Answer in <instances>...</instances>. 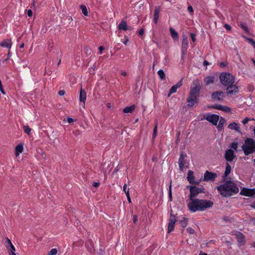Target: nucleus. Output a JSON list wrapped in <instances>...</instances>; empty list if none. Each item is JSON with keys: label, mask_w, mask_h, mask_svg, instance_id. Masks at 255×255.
Instances as JSON below:
<instances>
[{"label": "nucleus", "mask_w": 255, "mask_h": 255, "mask_svg": "<svg viewBox=\"0 0 255 255\" xmlns=\"http://www.w3.org/2000/svg\"><path fill=\"white\" fill-rule=\"evenodd\" d=\"M222 109L221 111L226 113H230L231 111V108L227 106H223Z\"/></svg>", "instance_id": "4c0bfd02"}, {"label": "nucleus", "mask_w": 255, "mask_h": 255, "mask_svg": "<svg viewBox=\"0 0 255 255\" xmlns=\"http://www.w3.org/2000/svg\"><path fill=\"white\" fill-rule=\"evenodd\" d=\"M126 196H127V198L128 197H130L129 192V189L128 188V190H127V191L126 193Z\"/></svg>", "instance_id": "680f3d73"}, {"label": "nucleus", "mask_w": 255, "mask_h": 255, "mask_svg": "<svg viewBox=\"0 0 255 255\" xmlns=\"http://www.w3.org/2000/svg\"><path fill=\"white\" fill-rule=\"evenodd\" d=\"M67 122L69 124H71V123L74 122V120L71 118L68 117L67 118Z\"/></svg>", "instance_id": "5fc2aeb1"}, {"label": "nucleus", "mask_w": 255, "mask_h": 255, "mask_svg": "<svg viewBox=\"0 0 255 255\" xmlns=\"http://www.w3.org/2000/svg\"><path fill=\"white\" fill-rule=\"evenodd\" d=\"M180 224H181L182 227H186L188 224L187 219L184 218L182 220L180 221Z\"/></svg>", "instance_id": "2f4dec72"}, {"label": "nucleus", "mask_w": 255, "mask_h": 255, "mask_svg": "<svg viewBox=\"0 0 255 255\" xmlns=\"http://www.w3.org/2000/svg\"><path fill=\"white\" fill-rule=\"evenodd\" d=\"M157 130V125H155V126L154 127V128L153 129V138H155L156 136Z\"/></svg>", "instance_id": "ea45409f"}, {"label": "nucleus", "mask_w": 255, "mask_h": 255, "mask_svg": "<svg viewBox=\"0 0 255 255\" xmlns=\"http://www.w3.org/2000/svg\"><path fill=\"white\" fill-rule=\"evenodd\" d=\"M217 190L223 197H229L239 192L237 185L231 181H227L225 183L217 187Z\"/></svg>", "instance_id": "f03ea898"}, {"label": "nucleus", "mask_w": 255, "mask_h": 255, "mask_svg": "<svg viewBox=\"0 0 255 255\" xmlns=\"http://www.w3.org/2000/svg\"><path fill=\"white\" fill-rule=\"evenodd\" d=\"M182 85V80L181 79L175 85L172 86L170 88L169 93L168 94V97H169L171 95L176 92L178 88H180Z\"/></svg>", "instance_id": "4468645a"}, {"label": "nucleus", "mask_w": 255, "mask_h": 255, "mask_svg": "<svg viewBox=\"0 0 255 255\" xmlns=\"http://www.w3.org/2000/svg\"><path fill=\"white\" fill-rule=\"evenodd\" d=\"M32 5L33 6V7H35V4H36V2H35V0H32Z\"/></svg>", "instance_id": "0e129e2a"}, {"label": "nucleus", "mask_w": 255, "mask_h": 255, "mask_svg": "<svg viewBox=\"0 0 255 255\" xmlns=\"http://www.w3.org/2000/svg\"><path fill=\"white\" fill-rule=\"evenodd\" d=\"M217 177L216 173L207 170L204 173L203 180L204 181H214Z\"/></svg>", "instance_id": "9d476101"}, {"label": "nucleus", "mask_w": 255, "mask_h": 255, "mask_svg": "<svg viewBox=\"0 0 255 255\" xmlns=\"http://www.w3.org/2000/svg\"><path fill=\"white\" fill-rule=\"evenodd\" d=\"M58 253V251L56 249H51L48 253V255H56Z\"/></svg>", "instance_id": "c9c22d12"}, {"label": "nucleus", "mask_w": 255, "mask_h": 255, "mask_svg": "<svg viewBox=\"0 0 255 255\" xmlns=\"http://www.w3.org/2000/svg\"><path fill=\"white\" fill-rule=\"evenodd\" d=\"M127 185L126 184H125L124 185V187H123V190L125 192V193H126V192L127 191Z\"/></svg>", "instance_id": "bf43d9fd"}, {"label": "nucleus", "mask_w": 255, "mask_h": 255, "mask_svg": "<svg viewBox=\"0 0 255 255\" xmlns=\"http://www.w3.org/2000/svg\"><path fill=\"white\" fill-rule=\"evenodd\" d=\"M171 183H172V181H170V186H169V193H168L169 197L170 198V200H172Z\"/></svg>", "instance_id": "58836bf2"}, {"label": "nucleus", "mask_w": 255, "mask_h": 255, "mask_svg": "<svg viewBox=\"0 0 255 255\" xmlns=\"http://www.w3.org/2000/svg\"><path fill=\"white\" fill-rule=\"evenodd\" d=\"M186 230L187 232L190 234H193L194 233V230L191 227H188Z\"/></svg>", "instance_id": "a19ab883"}, {"label": "nucleus", "mask_w": 255, "mask_h": 255, "mask_svg": "<svg viewBox=\"0 0 255 255\" xmlns=\"http://www.w3.org/2000/svg\"><path fill=\"white\" fill-rule=\"evenodd\" d=\"M23 145L21 144H19L15 146V155L17 156L21 153L23 151Z\"/></svg>", "instance_id": "a878e982"}, {"label": "nucleus", "mask_w": 255, "mask_h": 255, "mask_svg": "<svg viewBox=\"0 0 255 255\" xmlns=\"http://www.w3.org/2000/svg\"><path fill=\"white\" fill-rule=\"evenodd\" d=\"M80 8L82 10V13L85 16L88 15V11L87 7L85 5H81Z\"/></svg>", "instance_id": "c85d7f7f"}, {"label": "nucleus", "mask_w": 255, "mask_h": 255, "mask_svg": "<svg viewBox=\"0 0 255 255\" xmlns=\"http://www.w3.org/2000/svg\"><path fill=\"white\" fill-rule=\"evenodd\" d=\"M161 9L159 6H156L154 11V17L153 21L155 23L157 22V20L159 18V13L160 12Z\"/></svg>", "instance_id": "6ab92c4d"}, {"label": "nucleus", "mask_w": 255, "mask_h": 255, "mask_svg": "<svg viewBox=\"0 0 255 255\" xmlns=\"http://www.w3.org/2000/svg\"><path fill=\"white\" fill-rule=\"evenodd\" d=\"M241 194L249 197L254 196L255 195V189L243 188L241 191Z\"/></svg>", "instance_id": "ddd939ff"}, {"label": "nucleus", "mask_w": 255, "mask_h": 255, "mask_svg": "<svg viewBox=\"0 0 255 255\" xmlns=\"http://www.w3.org/2000/svg\"><path fill=\"white\" fill-rule=\"evenodd\" d=\"M121 75L123 76H127V74L126 72H122Z\"/></svg>", "instance_id": "338daca9"}, {"label": "nucleus", "mask_w": 255, "mask_h": 255, "mask_svg": "<svg viewBox=\"0 0 255 255\" xmlns=\"http://www.w3.org/2000/svg\"><path fill=\"white\" fill-rule=\"evenodd\" d=\"M213 202L210 200L195 199L190 200L188 204L189 210L192 212L203 211L213 206Z\"/></svg>", "instance_id": "f257e3e1"}, {"label": "nucleus", "mask_w": 255, "mask_h": 255, "mask_svg": "<svg viewBox=\"0 0 255 255\" xmlns=\"http://www.w3.org/2000/svg\"><path fill=\"white\" fill-rule=\"evenodd\" d=\"M10 250L9 251V252H10L11 254L14 253V252L15 251V248L13 246V245L12 244H11L10 245Z\"/></svg>", "instance_id": "a18cd8bd"}, {"label": "nucleus", "mask_w": 255, "mask_h": 255, "mask_svg": "<svg viewBox=\"0 0 255 255\" xmlns=\"http://www.w3.org/2000/svg\"><path fill=\"white\" fill-rule=\"evenodd\" d=\"M240 27L245 31V32L247 33H249V29L246 24L242 22L240 24Z\"/></svg>", "instance_id": "473e14b6"}, {"label": "nucleus", "mask_w": 255, "mask_h": 255, "mask_svg": "<svg viewBox=\"0 0 255 255\" xmlns=\"http://www.w3.org/2000/svg\"><path fill=\"white\" fill-rule=\"evenodd\" d=\"M224 157L228 162L233 161L236 157L234 150L232 149H227L224 154Z\"/></svg>", "instance_id": "1a4fd4ad"}, {"label": "nucleus", "mask_w": 255, "mask_h": 255, "mask_svg": "<svg viewBox=\"0 0 255 255\" xmlns=\"http://www.w3.org/2000/svg\"><path fill=\"white\" fill-rule=\"evenodd\" d=\"M169 31L170 32L171 36L173 39L175 41L178 40L179 37L177 32L172 27H170Z\"/></svg>", "instance_id": "5701e85b"}, {"label": "nucleus", "mask_w": 255, "mask_h": 255, "mask_svg": "<svg viewBox=\"0 0 255 255\" xmlns=\"http://www.w3.org/2000/svg\"><path fill=\"white\" fill-rule=\"evenodd\" d=\"M242 148L245 155H249L255 152V140L252 138H247Z\"/></svg>", "instance_id": "20e7f679"}, {"label": "nucleus", "mask_w": 255, "mask_h": 255, "mask_svg": "<svg viewBox=\"0 0 255 255\" xmlns=\"http://www.w3.org/2000/svg\"><path fill=\"white\" fill-rule=\"evenodd\" d=\"M204 119L206 120L214 126H217L219 120V116L215 114H208L204 116Z\"/></svg>", "instance_id": "6e6552de"}, {"label": "nucleus", "mask_w": 255, "mask_h": 255, "mask_svg": "<svg viewBox=\"0 0 255 255\" xmlns=\"http://www.w3.org/2000/svg\"><path fill=\"white\" fill-rule=\"evenodd\" d=\"M228 128L231 129L235 130L237 131L240 132V127L238 124L232 123L229 125Z\"/></svg>", "instance_id": "b1692460"}, {"label": "nucleus", "mask_w": 255, "mask_h": 255, "mask_svg": "<svg viewBox=\"0 0 255 255\" xmlns=\"http://www.w3.org/2000/svg\"><path fill=\"white\" fill-rule=\"evenodd\" d=\"M128 42V39H127L124 42H123V43L125 44V45H127Z\"/></svg>", "instance_id": "774afa93"}, {"label": "nucleus", "mask_w": 255, "mask_h": 255, "mask_svg": "<svg viewBox=\"0 0 255 255\" xmlns=\"http://www.w3.org/2000/svg\"><path fill=\"white\" fill-rule=\"evenodd\" d=\"M222 105H216L214 106H213V108L215 109H217L219 110H221L222 109Z\"/></svg>", "instance_id": "79ce46f5"}, {"label": "nucleus", "mask_w": 255, "mask_h": 255, "mask_svg": "<svg viewBox=\"0 0 255 255\" xmlns=\"http://www.w3.org/2000/svg\"><path fill=\"white\" fill-rule=\"evenodd\" d=\"M219 121V124H217V126L219 131H220L223 129L224 125L226 123V120L223 117H221L220 120Z\"/></svg>", "instance_id": "bb28decb"}, {"label": "nucleus", "mask_w": 255, "mask_h": 255, "mask_svg": "<svg viewBox=\"0 0 255 255\" xmlns=\"http://www.w3.org/2000/svg\"><path fill=\"white\" fill-rule=\"evenodd\" d=\"M231 166L230 165L229 163L227 162L226 163V169L224 173L225 177H227L231 172Z\"/></svg>", "instance_id": "cd10ccee"}, {"label": "nucleus", "mask_w": 255, "mask_h": 255, "mask_svg": "<svg viewBox=\"0 0 255 255\" xmlns=\"http://www.w3.org/2000/svg\"><path fill=\"white\" fill-rule=\"evenodd\" d=\"M0 92H1V93L2 94L5 95V92L3 88V87H2V85L1 82L0 80Z\"/></svg>", "instance_id": "37998d69"}, {"label": "nucleus", "mask_w": 255, "mask_h": 255, "mask_svg": "<svg viewBox=\"0 0 255 255\" xmlns=\"http://www.w3.org/2000/svg\"><path fill=\"white\" fill-rule=\"evenodd\" d=\"M187 179V180L189 181V182L190 184H199V182L195 181V177L194 176V173L191 170H189L188 171Z\"/></svg>", "instance_id": "dca6fc26"}, {"label": "nucleus", "mask_w": 255, "mask_h": 255, "mask_svg": "<svg viewBox=\"0 0 255 255\" xmlns=\"http://www.w3.org/2000/svg\"><path fill=\"white\" fill-rule=\"evenodd\" d=\"M239 91V87L234 85V84H231L227 87L226 92L228 95H234L238 93Z\"/></svg>", "instance_id": "9b49d317"}, {"label": "nucleus", "mask_w": 255, "mask_h": 255, "mask_svg": "<svg viewBox=\"0 0 255 255\" xmlns=\"http://www.w3.org/2000/svg\"><path fill=\"white\" fill-rule=\"evenodd\" d=\"M188 48V40L186 35H182L181 46V62L184 63L185 61V57Z\"/></svg>", "instance_id": "0eeeda50"}, {"label": "nucleus", "mask_w": 255, "mask_h": 255, "mask_svg": "<svg viewBox=\"0 0 255 255\" xmlns=\"http://www.w3.org/2000/svg\"><path fill=\"white\" fill-rule=\"evenodd\" d=\"M157 74L161 80H163L165 79V74L162 70H158L157 72Z\"/></svg>", "instance_id": "c756f323"}, {"label": "nucleus", "mask_w": 255, "mask_h": 255, "mask_svg": "<svg viewBox=\"0 0 255 255\" xmlns=\"http://www.w3.org/2000/svg\"><path fill=\"white\" fill-rule=\"evenodd\" d=\"M188 10L190 13H193V8L191 5H189L188 6Z\"/></svg>", "instance_id": "8fccbe9b"}, {"label": "nucleus", "mask_w": 255, "mask_h": 255, "mask_svg": "<svg viewBox=\"0 0 255 255\" xmlns=\"http://www.w3.org/2000/svg\"><path fill=\"white\" fill-rule=\"evenodd\" d=\"M144 33V29L143 28H141L138 31V34L140 35H142Z\"/></svg>", "instance_id": "4d7b16f0"}, {"label": "nucleus", "mask_w": 255, "mask_h": 255, "mask_svg": "<svg viewBox=\"0 0 255 255\" xmlns=\"http://www.w3.org/2000/svg\"><path fill=\"white\" fill-rule=\"evenodd\" d=\"M135 106L132 105L129 107H126L123 109V112L124 113H132L135 110Z\"/></svg>", "instance_id": "393cba45"}, {"label": "nucleus", "mask_w": 255, "mask_h": 255, "mask_svg": "<svg viewBox=\"0 0 255 255\" xmlns=\"http://www.w3.org/2000/svg\"><path fill=\"white\" fill-rule=\"evenodd\" d=\"M133 221L134 223H136V221H137V217L136 215L133 216Z\"/></svg>", "instance_id": "052dcab7"}, {"label": "nucleus", "mask_w": 255, "mask_h": 255, "mask_svg": "<svg viewBox=\"0 0 255 255\" xmlns=\"http://www.w3.org/2000/svg\"><path fill=\"white\" fill-rule=\"evenodd\" d=\"M236 235L237 241L240 245H243L245 243V236L241 232H238Z\"/></svg>", "instance_id": "f3484780"}, {"label": "nucleus", "mask_w": 255, "mask_h": 255, "mask_svg": "<svg viewBox=\"0 0 255 255\" xmlns=\"http://www.w3.org/2000/svg\"><path fill=\"white\" fill-rule=\"evenodd\" d=\"M177 221L176 217L173 215L172 213H170V216L169 220V223L175 224Z\"/></svg>", "instance_id": "7c9ffc66"}, {"label": "nucleus", "mask_w": 255, "mask_h": 255, "mask_svg": "<svg viewBox=\"0 0 255 255\" xmlns=\"http://www.w3.org/2000/svg\"><path fill=\"white\" fill-rule=\"evenodd\" d=\"M185 161L184 155L183 153H181L178 160L179 167L180 170H183L185 165Z\"/></svg>", "instance_id": "4be33fe9"}, {"label": "nucleus", "mask_w": 255, "mask_h": 255, "mask_svg": "<svg viewBox=\"0 0 255 255\" xmlns=\"http://www.w3.org/2000/svg\"><path fill=\"white\" fill-rule=\"evenodd\" d=\"M224 27L227 29V30H230L231 29V26L228 24H225L224 25Z\"/></svg>", "instance_id": "3c124183"}, {"label": "nucleus", "mask_w": 255, "mask_h": 255, "mask_svg": "<svg viewBox=\"0 0 255 255\" xmlns=\"http://www.w3.org/2000/svg\"><path fill=\"white\" fill-rule=\"evenodd\" d=\"M193 84L195 85V86L191 87L186 100L187 106L189 107H196L199 102L198 97L200 95L201 87L198 81L194 82Z\"/></svg>", "instance_id": "7ed1b4c3"}, {"label": "nucleus", "mask_w": 255, "mask_h": 255, "mask_svg": "<svg viewBox=\"0 0 255 255\" xmlns=\"http://www.w3.org/2000/svg\"><path fill=\"white\" fill-rule=\"evenodd\" d=\"M186 188L189 189L190 190V200L195 199V198L199 194L204 193L205 188L203 187H198L196 186L187 185Z\"/></svg>", "instance_id": "423d86ee"}, {"label": "nucleus", "mask_w": 255, "mask_h": 255, "mask_svg": "<svg viewBox=\"0 0 255 255\" xmlns=\"http://www.w3.org/2000/svg\"><path fill=\"white\" fill-rule=\"evenodd\" d=\"M251 121V119L249 118H246L245 119H244V120L242 121V123L244 124V125H246L247 124V123H248V122Z\"/></svg>", "instance_id": "49530a36"}, {"label": "nucleus", "mask_w": 255, "mask_h": 255, "mask_svg": "<svg viewBox=\"0 0 255 255\" xmlns=\"http://www.w3.org/2000/svg\"><path fill=\"white\" fill-rule=\"evenodd\" d=\"M224 97V93L222 91L215 92L211 95V98L213 101H222Z\"/></svg>", "instance_id": "f8f14e48"}, {"label": "nucleus", "mask_w": 255, "mask_h": 255, "mask_svg": "<svg viewBox=\"0 0 255 255\" xmlns=\"http://www.w3.org/2000/svg\"><path fill=\"white\" fill-rule=\"evenodd\" d=\"M228 65L227 62H222L220 63V67L221 68H224L227 66Z\"/></svg>", "instance_id": "c03bdc74"}, {"label": "nucleus", "mask_w": 255, "mask_h": 255, "mask_svg": "<svg viewBox=\"0 0 255 255\" xmlns=\"http://www.w3.org/2000/svg\"><path fill=\"white\" fill-rule=\"evenodd\" d=\"M118 27L119 30L126 31L127 30H131L132 29L131 27H128L127 22L125 20H122L118 25Z\"/></svg>", "instance_id": "2eb2a0df"}, {"label": "nucleus", "mask_w": 255, "mask_h": 255, "mask_svg": "<svg viewBox=\"0 0 255 255\" xmlns=\"http://www.w3.org/2000/svg\"><path fill=\"white\" fill-rule=\"evenodd\" d=\"M65 93V92L64 90H60L58 92V94L60 95V96H63Z\"/></svg>", "instance_id": "6e6d98bb"}, {"label": "nucleus", "mask_w": 255, "mask_h": 255, "mask_svg": "<svg viewBox=\"0 0 255 255\" xmlns=\"http://www.w3.org/2000/svg\"><path fill=\"white\" fill-rule=\"evenodd\" d=\"M190 35H191V37L192 41L194 42L196 40L195 35L193 33H191Z\"/></svg>", "instance_id": "603ef678"}, {"label": "nucleus", "mask_w": 255, "mask_h": 255, "mask_svg": "<svg viewBox=\"0 0 255 255\" xmlns=\"http://www.w3.org/2000/svg\"><path fill=\"white\" fill-rule=\"evenodd\" d=\"M174 226H175V224L170 223H168V228H167L168 233H171V232H172L174 230Z\"/></svg>", "instance_id": "f704fd0d"}, {"label": "nucleus", "mask_w": 255, "mask_h": 255, "mask_svg": "<svg viewBox=\"0 0 255 255\" xmlns=\"http://www.w3.org/2000/svg\"><path fill=\"white\" fill-rule=\"evenodd\" d=\"M203 64H204V65L205 66H207V65H208L209 64V62H208L207 61H206V60H205V61H204Z\"/></svg>", "instance_id": "e2e57ef3"}, {"label": "nucleus", "mask_w": 255, "mask_h": 255, "mask_svg": "<svg viewBox=\"0 0 255 255\" xmlns=\"http://www.w3.org/2000/svg\"><path fill=\"white\" fill-rule=\"evenodd\" d=\"M27 16L28 17H31L33 14V12L31 9H28L27 12Z\"/></svg>", "instance_id": "09e8293b"}, {"label": "nucleus", "mask_w": 255, "mask_h": 255, "mask_svg": "<svg viewBox=\"0 0 255 255\" xmlns=\"http://www.w3.org/2000/svg\"><path fill=\"white\" fill-rule=\"evenodd\" d=\"M23 130L25 133L29 134L31 131V128H30L28 126H25L23 127Z\"/></svg>", "instance_id": "e433bc0d"}, {"label": "nucleus", "mask_w": 255, "mask_h": 255, "mask_svg": "<svg viewBox=\"0 0 255 255\" xmlns=\"http://www.w3.org/2000/svg\"><path fill=\"white\" fill-rule=\"evenodd\" d=\"M199 255H208L207 254L203 253V252H200Z\"/></svg>", "instance_id": "69168bd1"}, {"label": "nucleus", "mask_w": 255, "mask_h": 255, "mask_svg": "<svg viewBox=\"0 0 255 255\" xmlns=\"http://www.w3.org/2000/svg\"><path fill=\"white\" fill-rule=\"evenodd\" d=\"M220 81L225 87L234 84L235 81L234 77L229 73L223 72L219 76Z\"/></svg>", "instance_id": "39448f33"}, {"label": "nucleus", "mask_w": 255, "mask_h": 255, "mask_svg": "<svg viewBox=\"0 0 255 255\" xmlns=\"http://www.w3.org/2000/svg\"><path fill=\"white\" fill-rule=\"evenodd\" d=\"M216 78L214 76H209L204 79V82L206 85H209L215 83Z\"/></svg>", "instance_id": "a211bd4d"}, {"label": "nucleus", "mask_w": 255, "mask_h": 255, "mask_svg": "<svg viewBox=\"0 0 255 255\" xmlns=\"http://www.w3.org/2000/svg\"><path fill=\"white\" fill-rule=\"evenodd\" d=\"M86 97V92L81 88L80 92L79 100L81 102H83L84 105L85 104Z\"/></svg>", "instance_id": "412c9836"}, {"label": "nucleus", "mask_w": 255, "mask_h": 255, "mask_svg": "<svg viewBox=\"0 0 255 255\" xmlns=\"http://www.w3.org/2000/svg\"><path fill=\"white\" fill-rule=\"evenodd\" d=\"M12 42L10 39L3 40L0 43V45L2 47H5L8 49L11 48Z\"/></svg>", "instance_id": "aec40b11"}, {"label": "nucleus", "mask_w": 255, "mask_h": 255, "mask_svg": "<svg viewBox=\"0 0 255 255\" xmlns=\"http://www.w3.org/2000/svg\"><path fill=\"white\" fill-rule=\"evenodd\" d=\"M100 185V183L99 182H94L93 186L95 187H98Z\"/></svg>", "instance_id": "13d9d810"}, {"label": "nucleus", "mask_w": 255, "mask_h": 255, "mask_svg": "<svg viewBox=\"0 0 255 255\" xmlns=\"http://www.w3.org/2000/svg\"><path fill=\"white\" fill-rule=\"evenodd\" d=\"M247 40L252 45L255 44V41L253 38H247Z\"/></svg>", "instance_id": "de8ad7c7"}, {"label": "nucleus", "mask_w": 255, "mask_h": 255, "mask_svg": "<svg viewBox=\"0 0 255 255\" xmlns=\"http://www.w3.org/2000/svg\"><path fill=\"white\" fill-rule=\"evenodd\" d=\"M100 51V54H102L103 53V51L105 49V47L104 46H101L99 48Z\"/></svg>", "instance_id": "864d4df0"}, {"label": "nucleus", "mask_w": 255, "mask_h": 255, "mask_svg": "<svg viewBox=\"0 0 255 255\" xmlns=\"http://www.w3.org/2000/svg\"><path fill=\"white\" fill-rule=\"evenodd\" d=\"M238 142L234 141L232 142L230 145V147L234 149L235 151H238L237 148H238Z\"/></svg>", "instance_id": "72a5a7b5"}]
</instances>
